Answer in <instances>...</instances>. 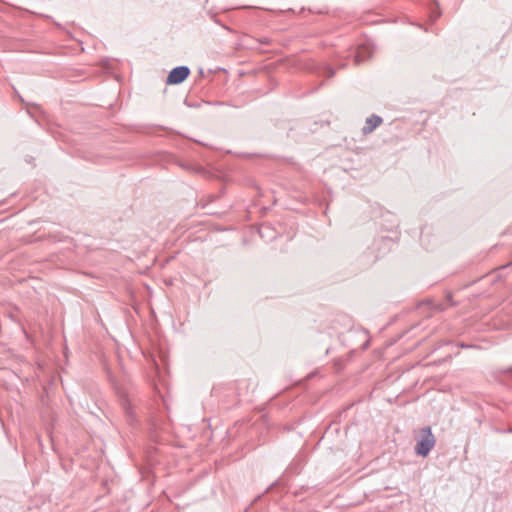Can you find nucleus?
Here are the masks:
<instances>
[{
	"instance_id": "2",
	"label": "nucleus",
	"mask_w": 512,
	"mask_h": 512,
	"mask_svg": "<svg viewBox=\"0 0 512 512\" xmlns=\"http://www.w3.org/2000/svg\"><path fill=\"white\" fill-rule=\"evenodd\" d=\"M190 74V70L187 66H179L172 69L167 77V84H180Z\"/></svg>"
},
{
	"instance_id": "3",
	"label": "nucleus",
	"mask_w": 512,
	"mask_h": 512,
	"mask_svg": "<svg viewBox=\"0 0 512 512\" xmlns=\"http://www.w3.org/2000/svg\"><path fill=\"white\" fill-rule=\"evenodd\" d=\"M373 53V48L370 44H363L358 47L356 54L354 56V61L356 64H360L364 62L366 59L371 57Z\"/></svg>"
},
{
	"instance_id": "4",
	"label": "nucleus",
	"mask_w": 512,
	"mask_h": 512,
	"mask_svg": "<svg viewBox=\"0 0 512 512\" xmlns=\"http://www.w3.org/2000/svg\"><path fill=\"white\" fill-rule=\"evenodd\" d=\"M382 123V119L379 116L372 115L367 118L365 126L362 131L364 134L371 133L374 129H376Z\"/></svg>"
},
{
	"instance_id": "1",
	"label": "nucleus",
	"mask_w": 512,
	"mask_h": 512,
	"mask_svg": "<svg viewBox=\"0 0 512 512\" xmlns=\"http://www.w3.org/2000/svg\"><path fill=\"white\" fill-rule=\"evenodd\" d=\"M435 437L430 427H424L420 430V437L415 446V453L426 457L435 445Z\"/></svg>"
}]
</instances>
